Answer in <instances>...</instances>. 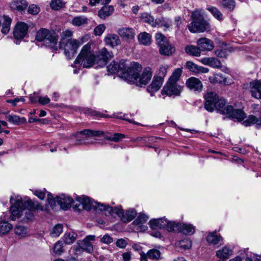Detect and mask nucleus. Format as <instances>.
Here are the masks:
<instances>
[{"label": "nucleus", "instance_id": "24", "mask_svg": "<svg viewBox=\"0 0 261 261\" xmlns=\"http://www.w3.org/2000/svg\"><path fill=\"white\" fill-rule=\"evenodd\" d=\"M201 62L204 65L210 66L213 68H219L221 67V62L215 58H204L201 59Z\"/></svg>", "mask_w": 261, "mask_h": 261}, {"label": "nucleus", "instance_id": "39", "mask_svg": "<svg viewBox=\"0 0 261 261\" xmlns=\"http://www.w3.org/2000/svg\"><path fill=\"white\" fill-rule=\"evenodd\" d=\"M213 16L218 20H222L223 19V16L222 13L219 11V10L214 6H207L206 8Z\"/></svg>", "mask_w": 261, "mask_h": 261}, {"label": "nucleus", "instance_id": "51", "mask_svg": "<svg viewBox=\"0 0 261 261\" xmlns=\"http://www.w3.org/2000/svg\"><path fill=\"white\" fill-rule=\"evenodd\" d=\"M222 6L226 9L232 11L236 7L234 0H223L221 2Z\"/></svg>", "mask_w": 261, "mask_h": 261}, {"label": "nucleus", "instance_id": "19", "mask_svg": "<svg viewBox=\"0 0 261 261\" xmlns=\"http://www.w3.org/2000/svg\"><path fill=\"white\" fill-rule=\"evenodd\" d=\"M117 33L121 37L127 41L134 39L136 35L134 30L131 28H119Z\"/></svg>", "mask_w": 261, "mask_h": 261}, {"label": "nucleus", "instance_id": "59", "mask_svg": "<svg viewBox=\"0 0 261 261\" xmlns=\"http://www.w3.org/2000/svg\"><path fill=\"white\" fill-rule=\"evenodd\" d=\"M39 7L34 4L31 5L28 9V13L32 15H36L39 12Z\"/></svg>", "mask_w": 261, "mask_h": 261}, {"label": "nucleus", "instance_id": "52", "mask_svg": "<svg viewBox=\"0 0 261 261\" xmlns=\"http://www.w3.org/2000/svg\"><path fill=\"white\" fill-rule=\"evenodd\" d=\"M63 231V226L61 224H58L56 225L50 232L53 237H58Z\"/></svg>", "mask_w": 261, "mask_h": 261}, {"label": "nucleus", "instance_id": "45", "mask_svg": "<svg viewBox=\"0 0 261 261\" xmlns=\"http://www.w3.org/2000/svg\"><path fill=\"white\" fill-rule=\"evenodd\" d=\"M72 32L68 30H66L62 32L61 34V39L59 44V48H61L63 47V43H65V42H66V40L69 39V38L72 36Z\"/></svg>", "mask_w": 261, "mask_h": 261}, {"label": "nucleus", "instance_id": "14", "mask_svg": "<svg viewBox=\"0 0 261 261\" xmlns=\"http://www.w3.org/2000/svg\"><path fill=\"white\" fill-rule=\"evenodd\" d=\"M28 29V26L25 23L21 21L17 22L13 31L14 38L16 39H23L27 35Z\"/></svg>", "mask_w": 261, "mask_h": 261}, {"label": "nucleus", "instance_id": "49", "mask_svg": "<svg viewBox=\"0 0 261 261\" xmlns=\"http://www.w3.org/2000/svg\"><path fill=\"white\" fill-rule=\"evenodd\" d=\"M76 235L73 232L66 233L64 236V242L67 244L72 243L76 239Z\"/></svg>", "mask_w": 261, "mask_h": 261}, {"label": "nucleus", "instance_id": "22", "mask_svg": "<svg viewBox=\"0 0 261 261\" xmlns=\"http://www.w3.org/2000/svg\"><path fill=\"white\" fill-rule=\"evenodd\" d=\"M166 219L165 217L154 219L150 220L149 225L150 227L153 229L155 230L158 228L164 229L165 228V225H167Z\"/></svg>", "mask_w": 261, "mask_h": 261}, {"label": "nucleus", "instance_id": "15", "mask_svg": "<svg viewBox=\"0 0 261 261\" xmlns=\"http://www.w3.org/2000/svg\"><path fill=\"white\" fill-rule=\"evenodd\" d=\"M186 86L191 90L195 92H202L203 84L201 81L195 77H190L186 82Z\"/></svg>", "mask_w": 261, "mask_h": 261}, {"label": "nucleus", "instance_id": "10", "mask_svg": "<svg viewBox=\"0 0 261 261\" xmlns=\"http://www.w3.org/2000/svg\"><path fill=\"white\" fill-rule=\"evenodd\" d=\"M181 91L182 87L178 85L177 83L168 81L162 89L161 93L168 96H178L179 95Z\"/></svg>", "mask_w": 261, "mask_h": 261}, {"label": "nucleus", "instance_id": "53", "mask_svg": "<svg viewBox=\"0 0 261 261\" xmlns=\"http://www.w3.org/2000/svg\"><path fill=\"white\" fill-rule=\"evenodd\" d=\"M156 43L160 46L168 42V40L161 33H156L155 35Z\"/></svg>", "mask_w": 261, "mask_h": 261}, {"label": "nucleus", "instance_id": "2", "mask_svg": "<svg viewBox=\"0 0 261 261\" xmlns=\"http://www.w3.org/2000/svg\"><path fill=\"white\" fill-rule=\"evenodd\" d=\"M12 204L10 207L11 215L10 218L14 221L16 218L24 215V218L30 220L33 218V214L31 211L38 210L40 205L38 202H33L30 198H27L24 202L20 196H17L15 199L11 197L10 199Z\"/></svg>", "mask_w": 261, "mask_h": 261}, {"label": "nucleus", "instance_id": "64", "mask_svg": "<svg viewBox=\"0 0 261 261\" xmlns=\"http://www.w3.org/2000/svg\"><path fill=\"white\" fill-rule=\"evenodd\" d=\"M50 99L47 96L44 97H39L38 98V102L43 105L48 103Z\"/></svg>", "mask_w": 261, "mask_h": 261}, {"label": "nucleus", "instance_id": "43", "mask_svg": "<svg viewBox=\"0 0 261 261\" xmlns=\"http://www.w3.org/2000/svg\"><path fill=\"white\" fill-rule=\"evenodd\" d=\"M167 225H165V229L170 232L177 230L178 231L180 223L175 221H170L166 219Z\"/></svg>", "mask_w": 261, "mask_h": 261}, {"label": "nucleus", "instance_id": "6", "mask_svg": "<svg viewBox=\"0 0 261 261\" xmlns=\"http://www.w3.org/2000/svg\"><path fill=\"white\" fill-rule=\"evenodd\" d=\"M96 56L91 50V44L87 43L82 47L80 54L74 62V64L79 63L84 68H89L94 63L96 64Z\"/></svg>", "mask_w": 261, "mask_h": 261}, {"label": "nucleus", "instance_id": "17", "mask_svg": "<svg viewBox=\"0 0 261 261\" xmlns=\"http://www.w3.org/2000/svg\"><path fill=\"white\" fill-rule=\"evenodd\" d=\"M164 79L155 75L154 76L151 84L147 88V91L150 93L151 96L153 93L157 92L161 88L164 82Z\"/></svg>", "mask_w": 261, "mask_h": 261}, {"label": "nucleus", "instance_id": "44", "mask_svg": "<svg viewBox=\"0 0 261 261\" xmlns=\"http://www.w3.org/2000/svg\"><path fill=\"white\" fill-rule=\"evenodd\" d=\"M12 228V224L8 222L5 221L0 222V234L7 233Z\"/></svg>", "mask_w": 261, "mask_h": 261}, {"label": "nucleus", "instance_id": "12", "mask_svg": "<svg viewBox=\"0 0 261 261\" xmlns=\"http://www.w3.org/2000/svg\"><path fill=\"white\" fill-rule=\"evenodd\" d=\"M103 132L100 130L84 129L77 134V135L79 134L83 135L84 138L83 139L76 140L75 144L76 145L86 144L87 142H85V140H88V138H93L95 137L100 136L103 135Z\"/></svg>", "mask_w": 261, "mask_h": 261}, {"label": "nucleus", "instance_id": "50", "mask_svg": "<svg viewBox=\"0 0 261 261\" xmlns=\"http://www.w3.org/2000/svg\"><path fill=\"white\" fill-rule=\"evenodd\" d=\"M63 251V244L62 241H59L54 245L53 247V252L56 254L61 255Z\"/></svg>", "mask_w": 261, "mask_h": 261}, {"label": "nucleus", "instance_id": "40", "mask_svg": "<svg viewBox=\"0 0 261 261\" xmlns=\"http://www.w3.org/2000/svg\"><path fill=\"white\" fill-rule=\"evenodd\" d=\"M15 234L19 238L26 237L28 235V228L21 225H17L14 229Z\"/></svg>", "mask_w": 261, "mask_h": 261}, {"label": "nucleus", "instance_id": "13", "mask_svg": "<svg viewBox=\"0 0 261 261\" xmlns=\"http://www.w3.org/2000/svg\"><path fill=\"white\" fill-rule=\"evenodd\" d=\"M115 214L117 215L124 222L131 221L137 215V212L134 209L129 210L124 213L121 206L115 208Z\"/></svg>", "mask_w": 261, "mask_h": 261}, {"label": "nucleus", "instance_id": "23", "mask_svg": "<svg viewBox=\"0 0 261 261\" xmlns=\"http://www.w3.org/2000/svg\"><path fill=\"white\" fill-rule=\"evenodd\" d=\"M105 42L106 45H109L112 47L117 46L121 43V41L119 37L114 34L107 35L105 37Z\"/></svg>", "mask_w": 261, "mask_h": 261}, {"label": "nucleus", "instance_id": "16", "mask_svg": "<svg viewBox=\"0 0 261 261\" xmlns=\"http://www.w3.org/2000/svg\"><path fill=\"white\" fill-rule=\"evenodd\" d=\"M249 91L252 97L261 99V81L254 80L250 82Z\"/></svg>", "mask_w": 261, "mask_h": 261}, {"label": "nucleus", "instance_id": "58", "mask_svg": "<svg viewBox=\"0 0 261 261\" xmlns=\"http://www.w3.org/2000/svg\"><path fill=\"white\" fill-rule=\"evenodd\" d=\"M186 67L191 71L197 73L198 66L191 61H187L186 64Z\"/></svg>", "mask_w": 261, "mask_h": 261}, {"label": "nucleus", "instance_id": "31", "mask_svg": "<svg viewBox=\"0 0 261 261\" xmlns=\"http://www.w3.org/2000/svg\"><path fill=\"white\" fill-rule=\"evenodd\" d=\"M149 219L148 216L144 214H140L137 217L136 219L133 222L135 225L138 226L140 227L141 229L145 230L147 229V227L146 226L142 225L143 224L145 223Z\"/></svg>", "mask_w": 261, "mask_h": 261}, {"label": "nucleus", "instance_id": "63", "mask_svg": "<svg viewBox=\"0 0 261 261\" xmlns=\"http://www.w3.org/2000/svg\"><path fill=\"white\" fill-rule=\"evenodd\" d=\"M85 114H87L90 116H94L97 117H103L104 115L102 114L97 111L91 110V109H87L86 112H85Z\"/></svg>", "mask_w": 261, "mask_h": 261}, {"label": "nucleus", "instance_id": "41", "mask_svg": "<svg viewBox=\"0 0 261 261\" xmlns=\"http://www.w3.org/2000/svg\"><path fill=\"white\" fill-rule=\"evenodd\" d=\"M3 19L4 22L2 24L1 32L4 34H7L10 31L12 19L9 16L6 15H4L3 16Z\"/></svg>", "mask_w": 261, "mask_h": 261}, {"label": "nucleus", "instance_id": "33", "mask_svg": "<svg viewBox=\"0 0 261 261\" xmlns=\"http://www.w3.org/2000/svg\"><path fill=\"white\" fill-rule=\"evenodd\" d=\"M138 39L139 43L144 45L148 46L151 43V35L145 32L139 34Z\"/></svg>", "mask_w": 261, "mask_h": 261}, {"label": "nucleus", "instance_id": "47", "mask_svg": "<svg viewBox=\"0 0 261 261\" xmlns=\"http://www.w3.org/2000/svg\"><path fill=\"white\" fill-rule=\"evenodd\" d=\"M65 3L62 0H52L50 3V8L54 10H59L64 7Z\"/></svg>", "mask_w": 261, "mask_h": 261}, {"label": "nucleus", "instance_id": "27", "mask_svg": "<svg viewBox=\"0 0 261 261\" xmlns=\"http://www.w3.org/2000/svg\"><path fill=\"white\" fill-rule=\"evenodd\" d=\"M232 250L228 247L225 246L218 250L216 255L222 260H225L229 258L232 255Z\"/></svg>", "mask_w": 261, "mask_h": 261}, {"label": "nucleus", "instance_id": "5", "mask_svg": "<svg viewBox=\"0 0 261 261\" xmlns=\"http://www.w3.org/2000/svg\"><path fill=\"white\" fill-rule=\"evenodd\" d=\"M36 39L39 42H43L46 46L57 50L58 49L59 35L53 30L41 28L36 33Z\"/></svg>", "mask_w": 261, "mask_h": 261}, {"label": "nucleus", "instance_id": "46", "mask_svg": "<svg viewBox=\"0 0 261 261\" xmlns=\"http://www.w3.org/2000/svg\"><path fill=\"white\" fill-rule=\"evenodd\" d=\"M146 254L148 258L152 260H158L161 257L160 251L155 249H150Z\"/></svg>", "mask_w": 261, "mask_h": 261}, {"label": "nucleus", "instance_id": "18", "mask_svg": "<svg viewBox=\"0 0 261 261\" xmlns=\"http://www.w3.org/2000/svg\"><path fill=\"white\" fill-rule=\"evenodd\" d=\"M58 204L63 210H67L70 208L73 202V199L68 196L62 194L57 196Z\"/></svg>", "mask_w": 261, "mask_h": 261}, {"label": "nucleus", "instance_id": "25", "mask_svg": "<svg viewBox=\"0 0 261 261\" xmlns=\"http://www.w3.org/2000/svg\"><path fill=\"white\" fill-rule=\"evenodd\" d=\"M178 231L185 235H192L195 232V227L189 223H180Z\"/></svg>", "mask_w": 261, "mask_h": 261}, {"label": "nucleus", "instance_id": "8", "mask_svg": "<svg viewBox=\"0 0 261 261\" xmlns=\"http://www.w3.org/2000/svg\"><path fill=\"white\" fill-rule=\"evenodd\" d=\"M130 67H127L124 61L119 63L112 61L108 66V71L111 73H117L118 76L126 81L129 72Z\"/></svg>", "mask_w": 261, "mask_h": 261}, {"label": "nucleus", "instance_id": "9", "mask_svg": "<svg viewBox=\"0 0 261 261\" xmlns=\"http://www.w3.org/2000/svg\"><path fill=\"white\" fill-rule=\"evenodd\" d=\"M79 47V44L76 42V39H69L66 40L65 43H63L64 54L68 59H71L76 53Z\"/></svg>", "mask_w": 261, "mask_h": 261}, {"label": "nucleus", "instance_id": "28", "mask_svg": "<svg viewBox=\"0 0 261 261\" xmlns=\"http://www.w3.org/2000/svg\"><path fill=\"white\" fill-rule=\"evenodd\" d=\"M175 50V47L169 41L160 46L159 49L161 55L168 56L172 55Z\"/></svg>", "mask_w": 261, "mask_h": 261}, {"label": "nucleus", "instance_id": "20", "mask_svg": "<svg viewBox=\"0 0 261 261\" xmlns=\"http://www.w3.org/2000/svg\"><path fill=\"white\" fill-rule=\"evenodd\" d=\"M95 236L89 235L86 237L84 240L79 242L80 247L88 253H91L93 251V245L90 243V241L94 240Z\"/></svg>", "mask_w": 261, "mask_h": 261}, {"label": "nucleus", "instance_id": "21", "mask_svg": "<svg viewBox=\"0 0 261 261\" xmlns=\"http://www.w3.org/2000/svg\"><path fill=\"white\" fill-rule=\"evenodd\" d=\"M197 44L201 50L203 51L212 50L214 47L213 41L206 38H202L198 39L197 41Z\"/></svg>", "mask_w": 261, "mask_h": 261}, {"label": "nucleus", "instance_id": "61", "mask_svg": "<svg viewBox=\"0 0 261 261\" xmlns=\"http://www.w3.org/2000/svg\"><path fill=\"white\" fill-rule=\"evenodd\" d=\"M46 193V191L45 189L42 190H36L34 191V194L41 200L44 199L45 197Z\"/></svg>", "mask_w": 261, "mask_h": 261}, {"label": "nucleus", "instance_id": "35", "mask_svg": "<svg viewBox=\"0 0 261 261\" xmlns=\"http://www.w3.org/2000/svg\"><path fill=\"white\" fill-rule=\"evenodd\" d=\"M6 119L11 123L18 125L20 123H25L26 119L24 117L20 118L16 115H9L6 116Z\"/></svg>", "mask_w": 261, "mask_h": 261}, {"label": "nucleus", "instance_id": "57", "mask_svg": "<svg viewBox=\"0 0 261 261\" xmlns=\"http://www.w3.org/2000/svg\"><path fill=\"white\" fill-rule=\"evenodd\" d=\"M114 116L117 118H119V119H123V120H126L132 123H133V124H136V125H140V124L138 122H136L135 121H134V120H130V119H129L127 118V115H125V114H123L122 113H117V114H114Z\"/></svg>", "mask_w": 261, "mask_h": 261}, {"label": "nucleus", "instance_id": "56", "mask_svg": "<svg viewBox=\"0 0 261 261\" xmlns=\"http://www.w3.org/2000/svg\"><path fill=\"white\" fill-rule=\"evenodd\" d=\"M106 26L103 24H99L94 29V34L96 36H100L105 31Z\"/></svg>", "mask_w": 261, "mask_h": 261}, {"label": "nucleus", "instance_id": "38", "mask_svg": "<svg viewBox=\"0 0 261 261\" xmlns=\"http://www.w3.org/2000/svg\"><path fill=\"white\" fill-rule=\"evenodd\" d=\"M185 51L189 55L193 56L199 57L201 54V49L199 46L197 47L192 45H188L185 47Z\"/></svg>", "mask_w": 261, "mask_h": 261}, {"label": "nucleus", "instance_id": "3", "mask_svg": "<svg viewBox=\"0 0 261 261\" xmlns=\"http://www.w3.org/2000/svg\"><path fill=\"white\" fill-rule=\"evenodd\" d=\"M141 69L142 67L139 64L133 63L130 66L129 72L128 76L126 77V81L134 83L139 86L147 85L152 77V70L151 68L147 67L144 69L141 74H140Z\"/></svg>", "mask_w": 261, "mask_h": 261}, {"label": "nucleus", "instance_id": "30", "mask_svg": "<svg viewBox=\"0 0 261 261\" xmlns=\"http://www.w3.org/2000/svg\"><path fill=\"white\" fill-rule=\"evenodd\" d=\"M114 12V8L111 6H106L102 7L98 12V16L102 19H106Z\"/></svg>", "mask_w": 261, "mask_h": 261}, {"label": "nucleus", "instance_id": "4", "mask_svg": "<svg viewBox=\"0 0 261 261\" xmlns=\"http://www.w3.org/2000/svg\"><path fill=\"white\" fill-rule=\"evenodd\" d=\"M76 200L79 202V205H75V208L77 210L84 209L90 211L94 210L102 212L106 216H109L115 214V208L109 205H106L100 203H98L93 200H91L88 197L86 196H77Z\"/></svg>", "mask_w": 261, "mask_h": 261}, {"label": "nucleus", "instance_id": "54", "mask_svg": "<svg viewBox=\"0 0 261 261\" xmlns=\"http://www.w3.org/2000/svg\"><path fill=\"white\" fill-rule=\"evenodd\" d=\"M124 137V135L122 134L115 133L111 136L107 137L106 138L108 140L118 142L123 139Z\"/></svg>", "mask_w": 261, "mask_h": 261}, {"label": "nucleus", "instance_id": "36", "mask_svg": "<svg viewBox=\"0 0 261 261\" xmlns=\"http://www.w3.org/2000/svg\"><path fill=\"white\" fill-rule=\"evenodd\" d=\"M88 22V18L84 15L75 16L72 20V24L76 27H81L87 24Z\"/></svg>", "mask_w": 261, "mask_h": 261}, {"label": "nucleus", "instance_id": "32", "mask_svg": "<svg viewBox=\"0 0 261 261\" xmlns=\"http://www.w3.org/2000/svg\"><path fill=\"white\" fill-rule=\"evenodd\" d=\"M209 81L211 83L216 84H222L224 85H229L231 84V82L227 81V79L223 77L221 74H215L213 76L209 77Z\"/></svg>", "mask_w": 261, "mask_h": 261}, {"label": "nucleus", "instance_id": "62", "mask_svg": "<svg viewBox=\"0 0 261 261\" xmlns=\"http://www.w3.org/2000/svg\"><path fill=\"white\" fill-rule=\"evenodd\" d=\"M171 25L170 22L167 20H165L164 19H158L156 23V27H162L164 26L166 28H168L170 27Z\"/></svg>", "mask_w": 261, "mask_h": 261}, {"label": "nucleus", "instance_id": "29", "mask_svg": "<svg viewBox=\"0 0 261 261\" xmlns=\"http://www.w3.org/2000/svg\"><path fill=\"white\" fill-rule=\"evenodd\" d=\"M245 126L255 124L256 128H261V116L257 118L253 115H250L248 118L243 122Z\"/></svg>", "mask_w": 261, "mask_h": 261}, {"label": "nucleus", "instance_id": "60", "mask_svg": "<svg viewBox=\"0 0 261 261\" xmlns=\"http://www.w3.org/2000/svg\"><path fill=\"white\" fill-rule=\"evenodd\" d=\"M180 247L187 249L190 248L192 246L191 241L188 239H184L179 242Z\"/></svg>", "mask_w": 261, "mask_h": 261}, {"label": "nucleus", "instance_id": "1", "mask_svg": "<svg viewBox=\"0 0 261 261\" xmlns=\"http://www.w3.org/2000/svg\"><path fill=\"white\" fill-rule=\"evenodd\" d=\"M204 98V108L210 112H213L215 108L220 114L238 121H242L245 117V114L242 110L234 109L232 106L227 105L225 99L220 98L214 92H207Z\"/></svg>", "mask_w": 261, "mask_h": 261}, {"label": "nucleus", "instance_id": "48", "mask_svg": "<svg viewBox=\"0 0 261 261\" xmlns=\"http://www.w3.org/2000/svg\"><path fill=\"white\" fill-rule=\"evenodd\" d=\"M182 72V70L181 68H176L174 70L168 81L177 83L181 75Z\"/></svg>", "mask_w": 261, "mask_h": 261}, {"label": "nucleus", "instance_id": "26", "mask_svg": "<svg viewBox=\"0 0 261 261\" xmlns=\"http://www.w3.org/2000/svg\"><path fill=\"white\" fill-rule=\"evenodd\" d=\"M28 3L25 0H13L10 3V7L12 10L18 11H23L28 6Z\"/></svg>", "mask_w": 261, "mask_h": 261}, {"label": "nucleus", "instance_id": "7", "mask_svg": "<svg viewBox=\"0 0 261 261\" xmlns=\"http://www.w3.org/2000/svg\"><path fill=\"white\" fill-rule=\"evenodd\" d=\"M193 21L188 25L189 30L193 33H202L211 30L210 24L207 22L197 11L192 14Z\"/></svg>", "mask_w": 261, "mask_h": 261}, {"label": "nucleus", "instance_id": "42", "mask_svg": "<svg viewBox=\"0 0 261 261\" xmlns=\"http://www.w3.org/2000/svg\"><path fill=\"white\" fill-rule=\"evenodd\" d=\"M169 65L167 64H162L159 66L155 75L160 78L162 77L164 80V77L166 76Z\"/></svg>", "mask_w": 261, "mask_h": 261}, {"label": "nucleus", "instance_id": "37", "mask_svg": "<svg viewBox=\"0 0 261 261\" xmlns=\"http://www.w3.org/2000/svg\"><path fill=\"white\" fill-rule=\"evenodd\" d=\"M141 19L143 22L150 24L152 27H156L158 19H154V17L149 13H142L141 16Z\"/></svg>", "mask_w": 261, "mask_h": 261}, {"label": "nucleus", "instance_id": "34", "mask_svg": "<svg viewBox=\"0 0 261 261\" xmlns=\"http://www.w3.org/2000/svg\"><path fill=\"white\" fill-rule=\"evenodd\" d=\"M222 240V237L220 235H218L216 232L209 233L206 237L207 243L214 245L218 244Z\"/></svg>", "mask_w": 261, "mask_h": 261}, {"label": "nucleus", "instance_id": "55", "mask_svg": "<svg viewBox=\"0 0 261 261\" xmlns=\"http://www.w3.org/2000/svg\"><path fill=\"white\" fill-rule=\"evenodd\" d=\"M47 200L48 203L51 207L52 209H54L57 205V203L58 204L57 197L54 198L53 196L50 193H48L47 194Z\"/></svg>", "mask_w": 261, "mask_h": 261}, {"label": "nucleus", "instance_id": "11", "mask_svg": "<svg viewBox=\"0 0 261 261\" xmlns=\"http://www.w3.org/2000/svg\"><path fill=\"white\" fill-rule=\"evenodd\" d=\"M113 57V54L111 51L103 47L100 49L96 57V64L99 67H103L107 62Z\"/></svg>", "mask_w": 261, "mask_h": 261}]
</instances>
